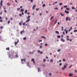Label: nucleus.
<instances>
[{
	"mask_svg": "<svg viewBox=\"0 0 77 77\" xmlns=\"http://www.w3.org/2000/svg\"><path fill=\"white\" fill-rule=\"evenodd\" d=\"M30 16H28V17H26V19H27V20L26 21V23H27L29 22V21H30Z\"/></svg>",
	"mask_w": 77,
	"mask_h": 77,
	"instance_id": "nucleus-1",
	"label": "nucleus"
},
{
	"mask_svg": "<svg viewBox=\"0 0 77 77\" xmlns=\"http://www.w3.org/2000/svg\"><path fill=\"white\" fill-rule=\"evenodd\" d=\"M66 66H68V64H66V65H65L64 67L62 68V69L63 70H65L66 68Z\"/></svg>",
	"mask_w": 77,
	"mask_h": 77,
	"instance_id": "nucleus-2",
	"label": "nucleus"
},
{
	"mask_svg": "<svg viewBox=\"0 0 77 77\" xmlns=\"http://www.w3.org/2000/svg\"><path fill=\"white\" fill-rule=\"evenodd\" d=\"M68 20L69 21H70V20H71V18H68V17H67L66 18V21H68Z\"/></svg>",
	"mask_w": 77,
	"mask_h": 77,
	"instance_id": "nucleus-3",
	"label": "nucleus"
},
{
	"mask_svg": "<svg viewBox=\"0 0 77 77\" xmlns=\"http://www.w3.org/2000/svg\"><path fill=\"white\" fill-rule=\"evenodd\" d=\"M31 61H32V62H33L34 63H35V60H34V59H32Z\"/></svg>",
	"mask_w": 77,
	"mask_h": 77,
	"instance_id": "nucleus-4",
	"label": "nucleus"
},
{
	"mask_svg": "<svg viewBox=\"0 0 77 77\" xmlns=\"http://www.w3.org/2000/svg\"><path fill=\"white\" fill-rule=\"evenodd\" d=\"M2 3H3V0H1L0 3L1 6H2L3 5L2 4Z\"/></svg>",
	"mask_w": 77,
	"mask_h": 77,
	"instance_id": "nucleus-5",
	"label": "nucleus"
},
{
	"mask_svg": "<svg viewBox=\"0 0 77 77\" xmlns=\"http://www.w3.org/2000/svg\"><path fill=\"white\" fill-rule=\"evenodd\" d=\"M35 7H36V5H34V6L32 7V9L33 10L35 9Z\"/></svg>",
	"mask_w": 77,
	"mask_h": 77,
	"instance_id": "nucleus-6",
	"label": "nucleus"
},
{
	"mask_svg": "<svg viewBox=\"0 0 77 77\" xmlns=\"http://www.w3.org/2000/svg\"><path fill=\"white\" fill-rule=\"evenodd\" d=\"M27 66L30 67V64H29V62L27 63Z\"/></svg>",
	"mask_w": 77,
	"mask_h": 77,
	"instance_id": "nucleus-7",
	"label": "nucleus"
},
{
	"mask_svg": "<svg viewBox=\"0 0 77 77\" xmlns=\"http://www.w3.org/2000/svg\"><path fill=\"white\" fill-rule=\"evenodd\" d=\"M69 76H70V77H72V76H73V75H72V74H71V73H70L69 75Z\"/></svg>",
	"mask_w": 77,
	"mask_h": 77,
	"instance_id": "nucleus-8",
	"label": "nucleus"
},
{
	"mask_svg": "<svg viewBox=\"0 0 77 77\" xmlns=\"http://www.w3.org/2000/svg\"><path fill=\"white\" fill-rule=\"evenodd\" d=\"M19 41L18 40H17V42H15V45H17V43H18V42H19Z\"/></svg>",
	"mask_w": 77,
	"mask_h": 77,
	"instance_id": "nucleus-9",
	"label": "nucleus"
},
{
	"mask_svg": "<svg viewBox=\"0 0 77 77\" xmlns=\"http://www.w3.org/2000/svg\"><path fill=\"white\" fill-rule=\"evenodd\" d=\"M65 12L66 14H69V11L65 10Z\"/></svg>",
	"mask_w": 77,
	"mask_h": 77,
	"instance_id": "nucleus-10",
	"label": "nucleus"
},
{
	"mask_svg": "<svg viewBox=\"0 0 77 77\" xmlns=\"http://www.w3.org/2000/svg\"><path fill=\"white\" fill-rule=\"evenodd\" d=\"M61 40L63 42H65V40H64V39H63V38H62L61 39Z\"/></svg>",
	"mask_w": 77,
	"mask_h": 77,
	"instance_id": "nucleus-11",
	"label": "nucleus"
},
{
	"mask_svg": "<svg viewBox=\"0 0 77 77\" xmlns=\"http://www.w3.org/2000/svg\"><path fill=\"white\" fill-rule=\"evenodd\" d=\"M21 61L22 62H23V61H24V62H26V60H25V59H21Z\"/></svg>",
	"mask_w": 77,
	"mask_h": 77,
	"instance_id": "nucleus-12",
	"label": "nucleus"
},
{
	"mask_svg": "<svg viewBox=\"0 0 77 77\" xmlns=\"http://www.w3.org/2000/svg\"><path fill=\"white\" fill-rule=\"evenodd\" d=\"M72 9H74V10L76 9V8H74V6H72Z\"/></svg>",
	"mask_w": 77,
	"mask_h": 77,
	"instance_id": "nucleus-13",
	"label": "nucleus"
},
{
	"mask_svg": "<svg viewBox=\"0 0 77 77\" xmlns=\"http://www.w3.org/2000/svg\"><path fill=\"white\" fill-rule=\"evenodd\" d=\"M57 20H55V23H54V24H56L57 23Z\"/></svg>",
	"mask_w": 77,
	"mask_h": 77,
	"instance_id": "nucleus-14",
	"label": "nucleus"
},
{
	"mask_svg": "<svg viewBox=\"0 0 77 77\" xmlns=\"http://www.w3.org/2000/svg\"><path fill=\"white\" fill-rule=\"evenodd\" d=\"M55 33H57V34H59V32L57 31H55Z\"/></svg>",
	"mask_w": 77,
	"mask_h": 77,
	"instance_id": "nucleus-15",
	"label": "nucleus"
},
{
	"mask_svg": "<svg viewBox=\"0 0 77 77\" xmlns=\"http://www.w3.org/2000/svg\"><path fill=\"white\" fill-rule=\"evenodd\" d=\"M24 31H22L20 32V34H21V35L23 33H24Z\"/></svg>",
	"mask_w": 77,
	"mask_h": 77,
	"instance_id": "nucleus-16",
	"label": "nucleus"
},
{
	"mask_svg": "<svg viewBox=\"0 0 77 77\" xmlns=\"http://www.w3.org/2000/svg\"><path fill=\"white\" fill-rule=\"evenodd\" d=\"M27 12V10H25V14H26Z\"/></svg>",
	"mask_w": 77,
	"mask_h": 77,
	"instance_id": "nucleus-17",
	"label": "nucleus"
},
{
	"mask_svg": "<svg viewBox=\"0 0 77 77\" xmlns=\"http://www.w3.org/2000/svg\"><path fill=\"white\" fill-rule=\"evenodd\" d=\"M41 38H45V39H46V37H45L44 36H42L41 37Z\"/></svg>",
	"mask_w": 77,
	"mask_h": 77,
	"instance_id": "nucleus-18",
	"label": "nucleus"
},
{
	"mask_svg": "<svg viewBox=\"0 0 77 77\" xmlns=\"http://www.w3.org/2000/svg\"><path fill=\"white\" fill-rule=\"evenodd\" d=\"M53 18H54V16L52 17L51 18V20H52V19H53Z\"/></svg>",
	"mask_w": 77,
	"mask_h": 77,
	"instance_id": "nucleus-19",
	"label": "nucleus"
},
{
	"mask_svg": "<svg viewBox=\"0 0 77 77\" xmlns=\"http://www.w3.org/2000/svg\"><path fill=\"white\" fill-rule=\"evenodd\" d=\"M6 50H9V48H6Z\"/></svg>",
	"mask_w": 77,
	"mask_h": 77,
	"instance_id": "nucleus-20",
	"label": "nucleus"
},
{
	"mask_svg": "<svg viewBox=\"0 0 77 77\" xmlns=\"http://www.w3.org/2000/svg\"><path fill=\"white\" fill-rule=\"evenodd\" d=\"M50 62H53V60L52 59H51L50 60Z\"/></svg>",
	"mask_w": 77,
	"mask_h": 77,
	"instance_id": "nucleus-21",
	"label": "nucleus"
},
{
	"mask_svg": "<svg viewBox=\"0 0 77 77\" xmlns=\"http://www.w3.org/2000/svg\"><path fill=\"white\" fill-rule=\"evenodd\" d=\"M57 3V2H56L54 3H53V5H54L55 4V3Z\"/></svg>",
	"mask_w": 77,
	"mask_h": 77,
	"instance_id": "nucleus-22",
	"label": "nucleus"
},
{
	"mask_svg": "<svg viewBox=\"0 0 77 77\" xmlns=\"http://www.w3.org/2000/svg\"><path fill=\"white\" fill-rule=\"evenodd\" d=\"M57 37L58 38H60V35H57Z\"/></svg>",
	"mask_w": 77,
	"mask_h": 77,
	"instance_id": "nucleus-23",
	"label": "nucleus"
},
{
	"mask_svg": "<svg viewBox=\"0 0 77 77\" xmlns=\"http://www.w3.org/2000/svg\"><path fill=\"white\" fill-rule=\"evenodd\" d=\"M40 70L39 68H38V71H40Z\"/></svg>",
	"mask_w": 77,
	"mask_h": 77,
	"instance_id": "nucleus-24",
	"label": "nucleus"
},
{
	"mask_svg": "<svg viewBox=\"0 0 77 77\" xmlns=\"http://www.w3.org/2000/svg\"><path fill=\"white\" fill-rule=\"evenodd\" d=\"M66 10H69L70 9H69V8H66Z\"/></svg>",
	"mask_w": 77,
	"mask_h": 77,
	"instance_id": "nucleus-25",
	"label": "nucleus"
},
{
	"mask_svg": "<svg viewBox=\"0 0 77 77\" xmlns=\"http://www.w3.org/2000/svg\"><path fill=\"white\" fill-rule=\"evenodd\" d=\"M7 5L8 6H10V4H9V3L8 2L7 3Z\"/></svg>",
	"mask_w": 77,
	"mask_h": 77,
	"instance_id": "nucleus-26",
	"label": "nucleus"
},
{
	"mask_svg": "<svg viewBox=\"0 0 77 77\" xmlns=\"http://www.w3.org/2000/svg\"><path fill=\"white\" fill-rule=\"evenodd\" d=\"M45 4H44L43 5V7H45Z\"/></svg>",
	"mask_w": 77,
	"mask_h": 77,
	"instance_id": "nucleus-27",
	"label": "nucleus"
},
{
	"mask_svg": "<svg viewBox=\"0 0 77 77\" xmlns=\"http://www.w3.org/2000/svg\"><path fill=\"white\" fill-rule=\"evenodd\" d=\"M20 8H17V10L18 11H20Z\"/></svg>",
	"mask_w": 77,
	"mask_h": 77,
	"instance_id": "nucleus-28",
	"label": "nucleus"
},
{
	"mask_svg": "<svg viewBox=\"0 0 77 77\" xmlns=\"http://www.w3.org/2000/svg\"><path fill=\"white\" fill-rule=\"evenodd\" d=\"M74 32H77V29H76V30H74Z\"/></svg>",
	"mask_w": 77,
	"mask_h": 77,
	"instance_id": "nucleus-29",
	"label": "nucleus"
},
{
	"mask_svg": "<svg viewBox=\"0 0 77 77\" xmlns=\"http://www.w3.org/2000/svg\"><path fill=\"white\" fill-rule=\"evenodd\" d=\"M24 11V10L23 9H21V12H23Z\"/></svg>",
	"mask_w": 77,
	"mask_h": 77,
	"instance_id": "nucleus-30",
	"label": "nucleus"
},
{
	"mask_svg": "<svg viewBox=\"0 0 77 77\" xmlns=\"http://www.w3.org/2000/svg\"><path fill=\"white\" fill-rule=\"evenodd\" d=\"M8 57H9V58H10V57H11V55H9Z\"/></svg>",
	"mask_w": 77,
	"mask_h": 77,
	"instance_id": "nucleus-31",
	"label": "nucleus"
},
{
	"mask_svg": "<svg viewBox=\"0 0 77 77\" xmlns=\"http://www.w3.org/2000/svg\"><path fill=\"white\" fill-rule=\"evenodd\" d=\"M60 14H61V15L62 17H63V14H62V13H60Z\"/></svg>",
	"mask_w": 77,
	"mask_h": 77,
	"instance_id": "nucleus-32",
	"label": "nucleus"
},
{
	"mask_svg": "<svg viewBox=\"0 0 77 77\" xmlns=\"http://www.w3.org/2000/svg\"><path fill=\"white\" fill-rule=\"evenodd\" d=\"M72 65H71L69 67V68H71V67H72Z\"/></svg>",
	"mask_w": 77,
	"mask_h": 77,
	"instance_id": "nucleus-33",
	"label": "nucleus"
},
{
	"mask_svg": "<svg viewBox=\"0 0 77 77\" xmlns=\"http://www.w3.org/2000/svg\"><path fill=\"white\" fill-rule=\"evenodd\" d=\"M4 12H5V13H6L7 12V11H6L5 10H4Z\"/></svg>",
	"mask_w": 77,
	"mask_h": 77,
	"instance_id": "nucleus-34",
	"label": "nucleus"
},
{
	"mask_svg": "<svg viewBox=\"0 0 77 77\" xmlns=\"http://www.w3.org/2000/svg\"><path fill=\"white\" fill-rule=\"evenodd\" d=\"M3 8L4 9H5H5H6V8H5V6H3Z\"/></svg>",
	"mask_w": 77,
	"mask_h": 77,
	"instance_id": "nucleus-35",
	"label": "nucleus"
},
{
	"mask_svg": "<svg viewBox=\"0 0 77 77\" xmlns=\"http://www.w3.org/2000/svg\"><path fill=\"white\" fill-rule=\"evenodd\" d=\"M64 8H67V5H65L64 6Z\"/></svg>",
	"mask_w": 77,
	"mask_h": 77,
	"instance_id": "nucleus-36",
	"label": "nucleus"
},
{
	"mask_svg": "<svg viewBox=\"0 0 77 77\" xmlns=\"http://www.w3.org/2000/svg\"><path fill=\"white\" fill-rule=\"evenodd\" d=\"M19 24L20 26H21V23L20 22L19 23Z\"/></svg>",
	"mask_w": 77,
	"mask_h": 77,
	"instance_id": "nucleus-37",
	"label": "nucleus"
},
{
	"mask_svg": "<svg viewBox=\"0 0 77 77\" xmlns=\"http://www.w3.org/2000/svg\"><path fill=\"white\" fill-rule=\"evenodd\" d=\"M62 5V3H60L59 4L60 6V5Z\"/></svg>",
	"mask_w": 77,
	"mask_h": 77,
	"instance_id": "nucleus-38",
	"label": "nucleus"
},
{
	"mask_svg": "<svg viewBox=\"0 0 77 77\" xmlns=\"http://www.w3.org/2000/svg\"><path fill=\"white\" fill-rule=\"evenodd\" d=\"M69 5H72V3H69Z\"/></svg>",
	"mask_w": 77,
	"mask_h": 77,
	"instance_id": "nucleus-39",
	"label": "nucleus"
},
{
	"mask_svg": "<svg viewBox=\"0 0 77 77\" xmlns=\"http://www.w3.org/2000/svg\"><path fill=\"white\" fill-rule=\"evenodd\" d=\"M42 40H41L38 41V42H42Z\"/></svg>",
	"mask_w": 77,
	"mask_h": 77,
	"instance_id": "nucleus-40",
	"label": "nucleus"
},
{
	"mask_svg": "<svg viewBox=\"0 0 77 77\" xmlns=\"http://www.w3.org/2000/svg\"><path fill=\"white\" fill-rule=\"evenodd\" d=\"M57 51H58V52H59V51H60V49H58Z\"/></svg>",
	"mask_w": 77,
	"mask_h": 77,
	"instance_id": "nucleus-41",
	"label": "nucleus"
},
{
	"mask_svg": "<svg viewBox=\"0 0 77 77\" xmlns=\"http://www.w3.org/2000/svg\"><path fill=\"white\" fill-rule=\"evenodd\" d=\"M40 54H42V53H43V52H42V51H41V52H40Z\"/></svg>",
	"mask_w": 77,
	"mask_h": 77,
	"instance_id": "nucleus-42",
	"label": "nucleus"
},
{
	"mask_svg": "<svg viewBox=\"0 0 77 77\" xmlns=\"http://www.w3.org/2000/svg\"><path fill=\"white\" fill-rule=\"evenodd\" d=\"M66 34H67V33H68V30L66 31Z\"/></svg>",
	"mask_w": 77,
	"mask_h": 77,
	"instance_id": "nucleus-43",
	"label": "nucleus"
},
{
	"mask_svg": "<svg viewBox=\"0 0 77 77\" xmlns=\"http://www.w3.org/2000/svg\"><path fill=\"white\" fill-rule=\"evenodd\" d=\"M33 53L31 52H29V54H33Z\"/></svg>",
	"mask_w": 77,
	"mask_h": 77,
	"instance_id": "nucleus-44",
	"label": "nucleus"
},
{
	"mask_svg": "<svg viewBox=\"0 0 77 77\" xmlns=\"http://www.w3.org/2000/svg\"><path fill=\"white\" fill-rule=\"evenodd\" d=\"M26 39V37H24L23 38V39H24V40H25V39Z\"/></svg>",
	"mask_w": 77,
	"mask_h": 77,
	"instance_id": "nucleus-45",
	"label": "nucleus"
},
{
	"mask_svg": "<svg viewBox=\"0 0 77 77\" xmlns=\"http://www.w3.org/2000/svg\"><path fill=\"white\" fill-rule=\"evenodd\" d=\"M15 57H18V55H16Z\"/></svg>",
	"mask_w": 77,
	"mask_h": 77,
	"instance_id": "nucleus-46",
	"label": "nucleus"
},
{
	"mask_svg": "<svg viewBox=\"0 0 77 77\" xmlns=\"http://www.w3.org/2000/svg\"><path fill=\"white\" fill-rule=\"evenodd\" d=\"M23 25L24 26L25 25V23H23Z\"/></svg>",
	"mask_w": 77,
	"mask_h": 77,
	"instance_id": "nucleus-47",
	"label": "nucleus"
},
{
	"mask_svg": "<svg viewBox=\"0 0 77 77\" xmlns=\"http://www.w3.org/2000/svg\"><path fill=\"white\" fill-rule=\"evenodd\" d=\"M45 46H47V45H48L46 43L45 44Z\"/></svg>",
	"mask_w": 77,
	"mask_h": 77,
	"instance_id": "nucleus-48",
	"label": "nucleus"
},
{
	"mask_svg": "<svg viewBox=\"0 0 77 77\" xmlns=\"http://www.w3.org/2000/svg\"><path fill=\"white\" fill-rule=\"evenodd\" d=\"M9 23H10V20H9V21H8V23L9 24Z\"/></svg>",
	"mask_w": 77,
	"mask_h": 77,
	"instance_id": "nucleus-49",
	"label": "nucleus"
},
{
	"mask_svg": "<svg viewBox=\"0 0 77 77\" xmlns=\"http://www.w3.org/2000/svg\"><path fill=\"white\" fill-rule=\"evenodd\" d=\"M55 9H56V10L58 9V8H55Z\"/></svg>",
	"mask_w": 77,
	"mask_h": 77,
	"instance_id": "nucleus-50",
	"label": "nucleus"
},
{
	"mask_svg": "<svg viewBox=\"0 0 77 77\" xmlns=\"http://www.w3.org/2000/svg\"><path fill=\"white\" fill-rule=\"evenodd\" d=\"M43 61H44V62H45V61H46V60H45V59H44Z\"/></svg>",
	"mask_w": 77,
	"mask_h": 77,
	"instance_id": "nucleus-51",
	"label": "nucleus"
},
{
	"mask_svg": "<svg viewBox=\"0 0 77 77\" xmlns=\"http://www.w3.org/2000/svg\"><path fill=\"white\" fill-rule=\"evenodd\" d=\"M49 75H51V73H50Z\"/></svg>",
	"mask_w": 77,
	"mask_h": 77,
	"instance_id": "nucleus-52",
	"label": "nucleus"
},
{
	"mask_svg": "<svg viewBox=\"0 0 77 77\" xmlns=\"http://www.w3.org/2000/svg\"><path fill=\"white\" fill-rule=\"evenodd\" d=\"M31 1V3L33 2V0H30Z\"/></svg>",
	"mask_w": 77,
	"mask_h": 77,
	"instance_id": "nucleus-53",
	"label": "nucleus"
},
{
	"mask_svg": "<svg viewBox=\"0 0 77 77\" xmlns=\"http://www.w3.org/2000/svg\"><path fill=\"white\" fill-rule=\"evenodd\" d=\"M46 13H47V14H48V11H47L46 12Z\"/></svg>",
	"mask_w": 77,
	"mask_h": 77,
	"instance_id": "nucleus-54",
	"label": "nucleus"
},
{
	"mask_svg": "<svg viewBox=\"0 0 77 77\" xmlns=\"http://www.w3.org/2000/svg\"><path fill=\"white\" fill-rule=\"evenodd\" d=\"M59 65L60 66H61L62 65V63H60Z\"/></svg>",
	"mask_w": 77,
	"mask_h": 77,
	"instance_id": "nucleus-55",
	"label": "nucleus"
},
{
	"mask_svg": "<svg viewBox=\"0 0 77 77\" xmlns=\"http://www.w3.org/2000/svg\"><path fill=\"white\" fill-rule=\"evenodd\" d=\"M27 15H29V14H30V13H27Z\"/></svg>",
	"mask_w": 77,
	"mask_h": 77,
	"instance_id": "nucleus-56",
	"label": "nucleus"
},
{
	"mask_svg": "<svg viewBox=\"0 0 77 77\" xmlns=\"http://www.w3.org/2000/svg\"><path fill=\"white\" fill-rule=\"evenodd\" d=\"M0 14L1 15H2V12H1L0 13Z\"/></svg>",
	"mask_w": 77,
	"mask_h": 77,
	"instance_id": "nucleus-57",
	"label": "nucleus"
},
{
	"mask_svg": "<svg viewBox=\"0 0 77 77\" xmlns=\"http://www.w3.org/2000/svg\"><path fill=\"white\" fill-rule=\"evenodd\" d=\"M0 22H3V21L2 20H0Z\"/></svg>",
	"mask_w": 77,
	"mask_h": 77,
	"instance_id": "nucleus-58",
	"label": "nucleus"
},
{
	"mask_svg": "<svg viewBox=\"0 0 77 77\" xmlns=\"http://www.w3.org/2000/svg\"><path fill=\"white\" fill-rule=\"evenodd\" d=\"M39 9L38 8H37L36 9V11H38V10H39Z\"/></svg>",
	"mask_w": 77,
	"mask_h": 77,
	"instance_id": "nucleus-59",
	"label": "nucleus"
},
{
	"mask_svg": "<svg viewBox=\"0 0 77 77\" xmlns=\"http://www.w3.org/2000/svg\"><path fill=\"white\" fill-rule=\"evenodd\" d=\"M70 29H71V30H72V27H71V28H70Z\"/></svg>",
	"mask_w": 77,
	"mask_h": 77,
	"instance_id": "nucleus-60",
	"label": "nucleus"
},
{
	"mask_svg": "<svg viewBox=\"0 0 77 77\" xmlns=\"http://www.w3.org/2000/svg\"><path fill=\"white\" fill-rule=\"evenodd\" d=\"M63 61H65V59H63Z\"/></svg>",
	"mask_w": 77,
	"mask_h": 77,
	"instance_id": "nucleus-61",
	"label": "nucleus"
},
{
	"mask_svg": "<svg viewBox=\"0 0 77 77\" xmlns=\"http://www.w3.org/2000/svg\"><path fill=\"white\" fill-rule=\"evenodd\" d=\"M0 28V29H3V27L2 26H1Z\"/></svg>",
	"mask_w": 77,
	"mask_h": 77,
	"instance_id": "nucleus-62",
	"label": "nucleus"
},
{
	"mask_svg": "<svg viewBox=\"0 0 77 77\" xmlns=\"http://www.w3.org/2000/svg\"><path fill=\"white\" fill-rule=\"evenodd\" d=\"M15 1L16 3H17V1L16 0H15Z\"/></svg>",
	"mask_w": 77,
	"mask_h": 77,
	"instance_id": "nucleus-63",
	"label": "nucleus"
},
{
	"mask_svg": "<svg viewBox=\"0 0 77 77\" xmlns=\"http://www.w3.org/2000/svg\"><path fill=\"white\" fill-rule=\"evenodd\" d=\"M42 13H40V16H41V15H42Z\"/></svg>",
	"mask_w": 77,
	"mask_h": 77,
	"instance_id": "nucleus-64",
	"label": "nucleus"
}]
</instances>
